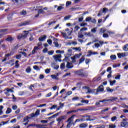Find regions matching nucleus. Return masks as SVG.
I'll use <instances>...</instances> for the list:
<instances>
[{"label": "nucleus", "instance_id": "f257e3e1", "mask_svg": "<svg viewBox=\"0 0 128 128\" xmlns=\"http://www.w3.org/2000/svg\"><path fill=\"white\" fill-rule=\"evenodd\" d=\"M82 88H86V90H88L86 94H94L96 92V93L95 94L96 96L98 94V92H104V86L102 85L99 86L96 90L90 89L88 86L82 87Z\"/></svg>", "mask_w": 128, "mask_h": 128}, {"label": "nucleus", "instance_id": "f03ea898", "mask_svg": "<svg viewBox=\"0 0 128 128\" xmlns=\"http://www.w3.org/2000/svg\"><path fill=\"white\" fill-rule=\"evenodd\" d=\"M74 116H76V115L74 114L68 118V120H67L68 124L66 126V128H70V126H72V124H74Z\"/></svg>", "mask_w": 128, "mask_h": 128}, {"label": "nucleus", "instance_id": "7ed1b4c3", "mask_svg": "<svg viewBox=\"0 0 128 128\" xmlns=\"http://www.w3.org/2000/svg\"><path fill=\"white\" fill-rule=\"evenodd\" d=\"M24 34H19L18 36V40H22V38H26V36H28V34L29 32L24 30Z\"/></svg>", "mask_w": 128, "mask_h": 128}, {"label": "nucleus", "instance_id": "20e7f679", "mask_svg": "<svg viewBox=\"0 0 128 128\" xmlns=\"http://www.w3.org/2000/svg\"><path fill=\"white\" fill-rule=\"evenodd\" d=\"M14 90V88H12V89L10 88H6V90H6L4 92L6 96H10V92H14V90Z\"/></svg>", "mask_w": 128, "mask_h": 128}, {"label": "nucleus", "instance_id": "39448f33", "mask_svg": "<svg viewBox=\"0 0 128 128\" xmlns=\"http://www.w3.org/2000/svg\"><path fill=\"white\" fill-rule=\"evenodd\" d=\"M28 24H30V20L25 21L24 22H22L18 24L19 26H28Z\"/></svg>", "mask_w": 128, "mask_h": 128}, {"label": "nucleus", "instance_id": "423d86ee", "mask_svg": "<svg viewBox=\"0 0 128 128\" xmlns=\"http://www.w3.org/2000/svg\"><path fill=\"white\" fill-rule=\"evenodd\" d=\"M66 115L62 116L56 118V121L60 124V122H62L64 120H66Z\"/></svg>", "mask_w": 128, "mask_h": 128}, {"label": "nucleus", "instance_id": "0eeeda50", "mask_svg": "<svg viewBox=\"0 0 128 128\" xmlns=\"http://www.w3.org/2000/svg\"><path fill=\"white\" fill-rule=\"evenodd\" d=\"M40 109H37L35 113L30 114V116H31V118H34L36 116H38L40 114Z\"/></svg>", "mask_w": 128, "mask_h": 128}, {"label": "nucleus", "instance_id": "6e6552de", "mask_svg": "<svg viewBox=\"0 0 128 128\" xmlns=\"http://www.w3.org/2000/svg\"><path fill=\"white\" fill-rule=\"evenodd\" d=\"M118 58H124V56H128V54L124 52V53H118Z\"/></svg>", "mask_w": 128, "mask_h": 128}, {"label": "nucleus", "instance_id": "1a4fd4ad", "mask_svg": "<svg viewBox=\"0 0 128 128\" xmlns=\"http://www.w3.org/2000/svg\"><path fill=\"white\" fill-rule=\"evenodd\" d=\"M101 32L103 33V38H108V34L104 33V32H106V30L102 28Z\"/></svg>", "mask_w": 128, "mask_h": 128}, {"label": "nucleus", "instance_id": "9d476101", "mask_svg": "<svg viewBox=\"0 0 128 128\" xmlns=\"http://www.w3.org/2000/svg\"><path fill=\"white\" fill-rule=\"evenodd\" d=\"M53 58L54 60H55L56 62H58V60H60V58H62V55L58 54V55L54 56Z\"/></svg>", "mask_w": 128, "mask_h": 128}, {"label": "nucleus", "instance_id": "9b49d317", "mask_svg": "<svg viewBox=\"0 0 128 128\" xmlns=\"http://www.w3.org/2000/svg\"><path fill=\"white\" fill-rule=\"evenodd\" d=\"M118 100V97H111L110 99L106 100V102H114V100Z\"/></svg>", "mask_w": 128, "mask_h": 128}, {"label": "nucleus", "instance_id": "f8f14e48", "mask_svg": "<svg viewBox=\"0 0 128 128\" xmlns=\"http://www.w3.org/2000/svg\"><path fill=\"white\" fill-rule=\"evenodd\" d=\"M66 68H74V66L72 65V63L68 62L67 64L66 65Z\"/></svg>", "mask_w": 128, "mask_h": 128}, {"label": "nucleus", "instance_id": "ddd939ff", "mask_svg": "<svg viewBox=\"0 0 128 128\" xmlns=\"http://www.w3.org/2000/svg\"><path fill=\"white\" fill-rule=\"evenodd\" d=\"M46 36L44 35V36H41L39 39L38 40L39 42H44L46 40Z\"/></svg>", "mask_w": 128, "mask_h": 128}, {"label": "nucleus", "instance_id": "4468645a", "mask_svg": "<svg viewBox=\"0 0 128 128\" xmlns=\"http://www.w3.org/2000/svg\"><path fill=\"white\" fill-rule=\"evenodd\" d=\"M121 126L123 128H128V122H122Z\"/></svg>", "mask_w": 128, "mask_h": 128}, {"label": "nucleus", "instance_id": "2eb2a0df", "mask_svg": "<svg viewBox=\"0 0 128 128\" xmlns=\"http://www.w3.org/2000/svg\"><path fill=\"white\" fill-rule=\"evenodd\" d=\"M14 40V38L12 36H9L6 38V40H7V42H12Z\"/></svg>", "mask_w": 128, "mask_h": 128}, {"label": "nucleus", "instance_id": "dca6fc26", "mask_svg": "<svg viewBox=\"0 0 128 128\" xmlns=\"http://www.w3.org/2000/svg\"><path fill=\"white\" fill-rule=\"evenodd\" d=\"M34 126H36V128H44V126H46V125H42V124H34Z\"/></svg>", "mask_w": 128, "mask_h": 128}, {"label": "nucleus", "instance_id": "f3484780", "mask_svg": "<svg viewBox=\"0 0 128 128\" xmlns=\"http://www.w3.org/2000/svg\"><path fill=\"white\" fill-rule=\"evenodd\" d=\"M106 90L108 92H114L116 90L114 89H112L110 87H107L106 88Z\"/></svg>", "mask_w": 128, "mask_h": 128}, {"label": "nucleus", "instance_id": "a211bd4d", "mask_svg": "<svg viewBox=\"0 0 128 128\" xmlns=\"http://www.w3.org/2000/svg\"><path fill=\"white\" fill-rule=\"evenodd\" d=\"M52 66L54 68V70H58L60 66L58 65H56L55 64H52Z\"/></svg>", "mask_w": 128, "mask_h": 128}, {"label": "nucleus", "instance_id": "6ab92c4d", "mask_svg": "<svg viewBox=\"0 0 128 128\" xmlns=\"http://www.w3.org/2000/svg\"><path fill=\"white\" fill-rule=\"evenodd\" d=\"M88 126V124H82L80 125V128H85Z\"/></svg>", "mask_w": 128, "mask_h": 128}, {"label": "nucleus", "instance_id": "aec40b11", "mask_svg": "<svg viewBox=\"0 0 128 128\" xmlns=\"http://www.w3.org/2000/svg\"><path fill=\"white\" fill-rule=\"evenodd\" d=\"M26 72H27V74H30V72H32V68H30V66H28L26 68Z\"/></svg>", "mask_w": 128, "mask_h": 128}, {"label": "nucleus", "instance_id": "412c9836", "mask_svg": "<svg viewBox=\"0 0 128 128\" xmlns=\"http://www.w3.org/2000/svg\"><path fill=\"white\" fill-rule=\"evenodd\" d=\"M30 118V117H28V116H26L25 118H24L23 122H28V119Z\"/></svg>", "mask_w": 128, "mask_h": 128}, {"label": "nucleus", "instance_id": "4be33fe9", "mask_svg": "<svg viewBox=\"0 0 128 128\" xmlns=\"http://www.w3.org/2000/svg\"><path fill=\"white\" fill-rule=\"evenodd\" d=\"M62 34L65 40H68V35H66V34L65 32H62Z\"/></svg>", "mask_w": 128, "mask_h": 128}, {"label": "nucleus", "instance_id": "5701e85b", "mask_svg": "<svg viewBox=\"0 0 128 128\" xmlns=\"http://www.w3.org/2000/svg\"><path fill=\"white\" fill-rule=\"evenodd\" d=\"M100 43H96L94 44V46H92L93 48H100Z\"/></svg>", "mask_w": 128, "mask_h": 128}, {"label": "nucleus", "instance_id": "b1692460", "mask_svg": "<svg viewBox=\"0 0 128 128\" xmlns=\"http://www.w3.org/2000/svg\"><path fill=\"white\" fill-rule=\"evenodd\" d=\"M123 50L124 52H128V44H126L123 47Z\"/></svg>", "mask_w": 128, "mask_h": 128}, {"label": "nucleus", "instance_id": "393cba45", "mask_svg": "<svg viewBox=\"0 0 128 128\" xmlns=\"http://www.w3.org/2000/svg\"><path fill=\"white\" fill-rule=\"evenodd\" d=\"M110 58L112 60H116V55H112L110 56Z\"/></svg>", "mask_w": 128, "mask_h": 128}, {"label": "nucleus", "instance_id": "a878e982", "mask_svg": "<svg viewBox=\"0 0 128 128\" xmlns=\"http://www.w3.org/2000/svg\"><path fill=\"white\" fill-rule=\"evenodd\" d=\"M96 30H98L97 28H94L91 30L90 32L93 34H96Z\"/></svg>", "mask_w": 128, "mask_h": 128}, {"label": "nucleus", "instance_id": "bb28decb", "mask_svg": "<svg viewBox=\"0 0 128 128\" xmlns=\"http://www.w3.org/2000/svg\"><path fill=\"white\" fill-rule=\"evenodd\" d=\"M83 72H84L83 70H80L77 71L76 74H77L81 76Z\"/></svg>", "mask_w": 128, "mask_h": 128}, {"label": "nucleus", "instance_id": "cd10ccee", "mask_svg": "<svg viewBox=\"0 0 128 128\" xmlns=\"http://www.w3.org/2000/svg\"><path fill=\"white\" fill-rule=\"evenodd\" d=\"M94 42H98L100 44H104V41H98L97 40H96L94 41Z\"/></svg>", "mask_w": 128, "mask_h": 128}, {"label": "nucleus", "instance_id": "c85d7f7f", "mask_svg": "<svg viewBox=\"0 0 128 128\" xmlns=\"http://www.w3.org/2000/svg\"><path fill=\"white\" fill-rule=\"evenodd\" d=\"M10 112H12V109L10 108H8L6 114H8Z\"/></svg>", "mask_w": 128, "mask_h": 128}, {"label": "nucleus", "instance_id": "c756f323", "mask_svg": "<svg viewBox=\"0 0 128 128\" xmlns=\"http://www.w3.org/2000/svg\"><path fill=\"white\" fill-rule=\"evenodd\" d=\"M80 28L78 26H76L74 28V32H78V30H80Z\"/></svg>", "mask_w": 128, "mask_h": 128}, {"label": "nucleus", "instance_id": "7c9ffc66", "mask_svg": "<svg viewBox=\"0 0 128 128\" xmlns=\"http://www.w3.org/2000/svg\"><path fill=\"white\" fill-rule=\"evenodd\" d=\"M110 86H112L114 84H116V80H114L113 81H110Z\"/></svg>", "mask_w": 128, "mask_h": 128}, {"label": "nucleus", "instance_id": "2f4dec72", "mask_svg": "<svg viewBox=\"0 0 128 128\" xmlns=\"http://www.w3.org/2000/svg\"><path fill=\"white\" fill-rule=\"evenodd\" d=\"M56 108H58V105L54 104V105L52 106L50 108V110H54V109Z\"/></svg>", "mask_w": 128, "mask_h": 128}, {"label": "nucleus", "instance_id": "473e14b6", "mask_svg": "<svg viewBox=\"0 0 128 128\" xmlns=\"http://www.w3.org/2000/svg\"><path fill=\"white\" fill-rule=\"evenodd\" d=\"M81 76H88V72L83 71V72H82V74H81Z\"/></svg>", "mask_w": 128, "mask_h": 128}, {"label": "nucleus", "instance_id": "72a5a7b5", "mask_svg": "<svg viewBox=\"0 0 128 128\" xmlns=\"http://www.w3.org/2000/svg\"><path fill=\"white\" fill-rule=\"evenodd\" d=\"M44 11L42 9H40L38 10V14H44Z\"/></svg>", "mask_w": 128, "mask_h": 128}, {"label": "nucleus", "instance_id": "f704fd0d", "mask_svg": "<svg viewBox=\"0 0 128 128\" xmlns=\"http://www.w3.org/2000/svg\"><path fill=\"white\" fill-rule=\"evenodd\" d=\"M117 118H118V117H116V116H114L112 118L111 120H112V122H116V120Z\"/></svg>", "mask_w": 128, "mask_h": 128}, {"label": "nucleus", "instance_id": "c9c22d12", "mask_svg": "<svg viewBox=\"0 0 128 128\" xmlns=\"http://www.w3.org/2000/svg\"><path fill=\"white\" fill-rule=\"evenodd\" d=\"M103 12H102V9H101L98 14V16H102Z\"/></svg>", "mask_w": 128, "mask_h": 128}, {"label": "nucleus", "instance_id": "e433bc0d", "mask_svg": "<svg viewBox=\"0 0 128 128\" xmlns=\"http://www.w3.org/2000/svg\"><path fill=\"white\" fill-rule=\"evenodd\" d=\"M108 10V8H104L102 9V12H103L104 14H106V12Z\"/></svg>", "mask_w": 128, "mask_h": 128}, {"label": "nucleus", "instance_id": "4c0bfd02", "mask_svg": "<svg viewBox=\"0 0 128 128\" xmlns=\"http://www.w3.org/2000/svg\"><path fill=\"white\" fill-rule=\"evenodd\" d=\"M86 22H92V18L91 17H87L86 19Z\"/></svg>", "mask_w": 128, "mask_h": 128}, {"label": "nucleus", "instance_id": "58836bf2", "mask_svg": "<svg viewBox=\"0 0 128 128\" xmlns=\"http://www.w3.org/2000/svg\"><path fill=\"white\" fill-rule=\"evenodd\" d=\"M15 66H16V68H20V64H18V60H16L15 62Z\"/></svg>", "mask_w": 128, "mask_h": 128}, {"label": "nucleus", "instance_id": "ea45409f", "mask_svg": "<svg viewBox=\"0 0 128 128\" xmlns=\"http://www.w3.org/2000/svg\"><path fill=\"white\" fill-rule=\"evenodd\" d=\"M70 4H72V2H70V1H67L66 2V7H68V6H70Z\"/></svg>", "mask_w": 128, "mask_h": 128}, {"label": "nucleus", "instance_id": "a19ab883", "mask_svg": "<svg viewBox=\"0 0 128 128\" xmlns=\"http://www.w3.org/2000/svg\"><path fill=\"white\" fill-rule=\"evenodd\" d=\"M84 36H92V34L90 33V32H85Z\"/></svg>", "mask_w": 128, "mask_h": 128}, {"label": "nucleus", "instance_id": "79ce46f5", "mask_svg": "<svg viewBox=\"0 0 128 128\" xmlns=\"http://www.w3.org/2000/svg\"><path fill=\"white\" fill-rule=\"evenodd\" d=\"M20 14L22 16H26V11L23 10L22 12H20Z\"/></svg>", "mask_w": 128, "mask_h": 128}, {"label": "nucleus", "instance_id": "37998d69", "mask_svg": "<svg viewBox=\"0 0 128 128\" xmlns=\"http://www.w3.org/2000/svg\"><path fill=\"white\" fill-rule=\"evenodd\" d=\"M51 78H53V80H58V76H56V75H51Z\"/></svg>", "mask_w": 128, "mask_h": 128}, {"label": "nucleus", "instance_id": "c03bdc74", "mask_svg": "<svg viewBox=\"0 0 128 128\" xmlns=\"http://www.w3.org/2000/svg\"><path fill=\"white\" fill-rule=\"evenodd\" d=\"M65 64L64 63L61 64L60 68L62 70H64V68Z\"/></svg>", "mask_w": 128, "mask_h": 128}, {"label": "nucleus", "instance_id": "a18cd8bd", "mask_svg": "<svg viewBox=\"0 0 128 128\" xmlns=\"http://www.w3.org/2000/svg\"><path fill=\"white\" fill-rule=\"evenodd\" d=\"M33 68H34L36 70H40V68L38 66H33Z\"/></svg>", "mask_w": 128, "mask_h": 128}, {"label": "nucleus", "instance_id": "49530a36", "mask_svg": "<svg viewBox=\"0 0 128 128\" xmlns=\"http://www.w3.org/2000/svg\"><path fill=\"white\" fill-rule=\"evenodd\" d=\"M72 49L73 50H78L79 52H80V50H82V49L80 47H78V48H73Z\"/></svg>", "mask_w": 128, "mask_h": 128}, {"label": "nucleus", "instance_id": "de8ad7c7", "mask_svg": "<svg viewBox=\"0 0 128 128\" xmlns=\"http://www.w3.org/2000/svg\"><path fill=\"white\" fill-rule=\"evenodd\" d=\"M47 42H48V44L52 46V40H47Z\"/></svg>", "mask_w": 128, "mask_h": 128}, {"label": "nucleus", "instance_id": "09e8293b", "mask_svg": "<svg viewBox=\"0 0 128 128\" xmlns=\"http://www.w3.org/2000/svg\"><path fill=\"white\" fill-rule=\"evenodd\" d=\"M64 8V7L62 6H58L57 8L59 12H60V10H62Z\"/></svg>", "mask_w": 128, "mask_h": 128}, {"label": "nucleus", "instance_id": "8fccbe9b", "mask_svg": "<svg viewBox=\"0 0 128 128\" xmlns=\"http://www.w3.org/2000/svg\"><path fill=\"white\" fill-rule=\"evenodd\" d=\"M70 16H66L64 18V20H70Z\"/></svg>", "mask_w": 128, "mask_h": 128}, {"label": "nucleus", "instance_id": "3c124183", "mask_svg": "<svg viewBox=\"0 0 128 128\" xmlns=\"http://www.w3.org/2000/svg\"><path fill=\"white\" fill-rule=\"evenodd\" d=\"M84 62V58H82L80 60V62H79V64H82V62Z\"/></svg>", "mask_w": 128, "mask_h": 128}, {"label": "nucleus", "instance_id": "603ef678", "mask_svg": "<svg viewBox=\"0 0 128 128\" xmlns=\"http://www.w3.org/2000/svg\"><path fill=\"white\" fill-rule=\"evenodd\" d=\"M106 71H107L108 72H110V74H112V68H111V67H108V68H107Z\"/></svg>", "mask_w": 128, "mask_h": 128}, {"label": "nucleus", "instance_id": "864d4df0", "mask_svg": "<svg viewBox=\"0 0 128 128\" xmlns=\"http://www.w3.org/2000/svg\"><path fill=\"white\" fill-rule=\"evenodd\" d=\"M50 68H47L45 70L46 74H50Z\"/></svg>", "mask_w": 128, "mask_h": 128}, {"label": "nucleus", "instance_id": "5fc2aeb1", "mask_svg": "<svg viewBox=\"0 0 128 128\" xmlns=\"http://www.w3.org/2000/svg\"><path fill=\"white\" fill-rule=\"evenodd\" d=\"M81 102L83 104H88V100H82Z\"/></svg>", "mask_w": 128, "mask_h": 128}, {"label": "nucleus", "instance_id": "6e6d98bb", "mask_svg": "<svg viewBox=\"0 0 128 128\" xmlns=\"http://www.w3.org/2000/svg\"><path fill=\"white\" fill-rule=\"evenodd\" d=\"M87 24H88V23L82 22L80 24V26H86Z\"/></svg>", "mask_w": 128, "mask_h": 128}, {"label": "nucleus", "instance_id": "4d7b16f0", "mask_svg": "<svg viewBox=\"0 0 128 128\" xmlns=\"http://www.w3.org/2000/svg\"><path fill=\"white\" fill-rule=\"evenodd\" d=\"M20 58H22V55L20 54H18L16 56V60H20Z\"/></svg>", "mask_w": 128, "mask_h": 128}, {"label": "nucleus", "instance_id": "13d9d810", "mask_svg": "<svg viewBox=\"0 0 128 128\" xmlns=\"http://www.w3.org/2000/svg\"><path fill=\"white\" fill-rule=\"evenodd\" d=\"M108 108H106V109L103 110H101L102 114H104V112H108Z\"/></svg>", "mask_w": 128, "mask_h": 128}, {"label": "nucleus", "instance_id": "bf43d9fd", "mask_svg": "<svg viewBox=\"0 0 128 128\" xmlns=\"http://www.w3.org/2000/svg\"><path fill=\"white\" fill-rule=\"evenodd\" d=\"M78 37L80 38H84V34H80V33L78 34Z\"/></svg>", "mask_w": 128, "mask_h": 128}, {"label": "nucleus", "instance_id": "052dcab7", "mask_svg": "<svg viewBox=\"0 0 128 128\" xmlns=\"http://www.w3.org/2000/svg\"><path fill=\"white\" fill-rule=\"evenodd\" d=\"M79 98H80L78 96L74 97L72 98V100H74V101L78 100H79Z\"/></svg>", "mask_w": 128, "mask_h": 128}, {"label": "nucleus", "instance_id": "680f3d73", "mask_svg": "<svg viewBox=\"0 0 128 128\" xmlns=\"http://www.w3.org/2000/svg\"><path fill=\"white\" fill-rule=\"evenodd\" d=\"M72 94V91H68V92H67V93L66 94V96H70V94Z\"/></svg>", "mask_w": 128, "mask_h": 128}, {"label": "nucleus", "instance_id": "e2e57ef3", "mask_svg": "<svg viewBox=\"0 0 128 128\" xmlns=\"http://www.w3.org/2000/svg\"><path fill=\"white\" fill-rule=\"evenodd\" d=\"M54 46L56 48H58V46H60V45L58 44V42H54Z\"/></svg>", "mask_w": 128, "mask_h": 128}, {"label": "nucleus", "instance_id": "0e129e2a", "mask_svg": "<svg viewBox=\"0 0 128 128\" xmlns=\"http://www.w3.org/2000/svg\"><path fill=\"white\" fill-rule=\"evenodd\" d=\"M90 59H86L85 62L86 64H90Z\"/></svg>", "mask_w": 128, "mask_h": 128}, {"label": "nucleus", "instance_id": "69168bd1", "mask_svg": "<svg viewBox=\"0 0 128 128\" xmlns=\"http://www.w3.org/2000/svg\"><path fill=\"white\" fill-rule=\"evenodd\" d=\"M40 122H42V124H48V120H42L40 121Z\"/></svg>", "mask_w": 128, "mask_h": 128}, {"label": "nucleus", "instance_id": "338daca9", "mask_svg": "<svg viewBox=\"0 0 128 128\" xmlns=\"http://www.w3.org/2000/svg\"><path fill=\"white\" fill-rule=\"evenodd\" d=\"M120 74L118 75L115 77L116 80H120Z\"/></svg>", "mask_w": 128, "mask_h": 128}, {"label": "nucleus", "instance_id": "774afa93", "mask_svg": "<svg viewBox=\"0 0 128 128\" xmlns=\"http://www.w3.org/2000/svg\"><path fill=\"white\" fill-rule=\"evenodd\" d=\"M53 54H54V51L48 52V54H49L50 56H52Z\"/></svg>", "mask_w": 128, "mask_h": 128}]
</instances>
